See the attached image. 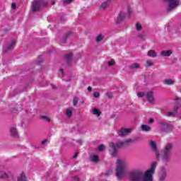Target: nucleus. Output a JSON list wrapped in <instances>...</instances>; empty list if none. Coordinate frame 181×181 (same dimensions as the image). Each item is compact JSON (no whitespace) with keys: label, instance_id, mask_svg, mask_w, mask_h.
Here are the masks:
<instances>
[{"label":"nucleus","instance_id":"nucleus-15","mask_svg":"<svg viewBox=\"0 0 181 181\" xmlns=\"http://www.w3.org/2000/svg\"><path fill=\"white\" fill-rule=\"evenodd\" d=\"M163 84H165V86H174L175 80L172 78H165L163 81Z\"/></svg>","mask_w":181,"mask_h":181},{"label":"nucleus","instance_id":"nucleus-9","mask_svg":"<svg viewBox=\"0 0 181 181\" xmlns=\"http://www.w3.org/2000/svg\"><path fill=\"white\" fill-rule=\"evenodd\" d=\"M146 98L147 101L151 104H153V103H155V93H153V92L152 91L146 92Z\"/></svg>","mask_w":181,"mask_h":181},{"label":"nucleus","instance_id":"nucleus-21","mask_svg":"<svg viewBox=\"0 0 181 181\" xmlns=\"http://www.w3.org/2000/svg\"><path fill=\"white\" fill-rule=\"evenodd\" d=\"M110 3L111 0H107L101 4V6H100V9H105V8H107L108 5H110Z\"/></svg>","mask_w":181,"mask_h":181},{"label":"nucleus","instance_id":"nucleus-23","mask_svg":"<svg viewBox=\"0 0 181 181\" xmlns=\"http://www.w3.org/2000/svg\"><path fill=\"white\" fill-rule=\"evenodd\" d=\"M65 115L67 117V118H71V117L73 116V110L66 109Z\"/></svg>","mask_w":181,"mask_h":181},{"label":"nucleus","instance_id":"nucleus-43","mask_svg":"<svg viewBox=\"0 0 181 181\" xmlns=\"http://www.w3.org/2000/svg\"><path fill=\"white\" fill-rule=\"evenodd\" d=\"M155 120H153V119H149L148 120V123L149 124H152L153 122H154Z\"/></svg>","mask_w":181,"mask_h":181},{"label":"nucleus","instance_id":"nucleus-7","mask_svg":"<svg viewBox=\"0 0 181 181\" xmlns=\"http://www.w3.org/2000/svg\"><path fill=\"white\" fill-rule=\"evenodd\" d=\"M149 146H151L152 151L154 152L156 160H160V152L158 149L156 142L151 140L149 141Z\"/></svg>","mask_w":181,"mask_h":181},{"label":"nucleus","instance_id":"nucleus-6","mask_svg":"<svg viewBox=\"0 0 181 181\" xmlns=\"http://www.w3.org/2000/svg\"><path fill=\"white\" fill-rule=\"evenodd\" d=\"M172 128H173V126L170 124V123L167 122H159V129L161 132H170L172 131Z\"/></svg>","mask_w":181,"mask_h":181},{"label":"nucleus","instance_id":"nucleus-5","mask_svg":"<svg viewBox=\"0 0 181 181\" xmlns=\"http://www.w3.org/2000/svg\"><path fill=\"white\" fill-rule=\"evenodd\" d=\"M42 6H46V2L43 1L42 0H34L31 9L33 12H37V11L40 10Z\"/></svg>","mask_w":181,"mask_h":181},{"label":"nucleus","instance_id":"nucleus-37","mask_svg":"<svg viewBox=\"0 0 181 181\" xmlns=\"http://www.w3.org/2000/svg\"><path fill=\"white\" fill-rule=\"evenodd\" d=\"M93 97H95V98H98V97H100V93L98 92H95L93 93Z\"/></svg>","mask_w":181,"mask_h":181},{"label":"nucleus","instance_id":"nucleus-34","mask_svg":"<svg viewBox=\"0 0 181 181\" xmlns=\"http://www.w3.org/2000/svg\"><path fill=\"white\" fill-rule=\"evenodd\" d=\"M105 148V146H104V145H103V144H101L98 146L99 152H103V151H104Z\"/></svg>","mask_w":181,"mask_h":181},{"label":"nucleus","instance_id":"nucleus-25","mask_svg":"<svg viewBox=\"0 0 181 181\" xmlns=\"http://www.w3.org/2000/svg\"><path fill=\"white\" fill-rule=\"evenodd\" d=\"M90 159H91L92 162L97 163V162H98V156L93 155L90 157Z\"/></svg>","mask_w":181,"mask_h":181},{"label":"nucleus","instance_id":"nucleus-10","mask_svg":"<svg viewBox=\"0 0 181 181\" xmlns=\"http://www.w3.org/2000/svg\"><path fill=\"white\" fill-rule=\"evenodd\" d=\"M16 42L15 40H12L10 43H8L4 48V53H8V52H11V50H13V47Z\"/></svg>","mask_w":181,"mask_h":181},{"label":"nucleus","instance_id":"nucleus-2","mask_svg":"<svg viewBox=\"0 0 181 181\" xmlns=\"http://www.w3.org/2000/svg\"><path fill=\"white\" fill-rule=\"evenodd\" d=\"M128 163L122 159H118L116 161L115 175L118 180H121L125 177V169H127Z\"/></svg>","mask_w":181,"mask_h":181},{"label":"nucleus","instance_id":"nucleus-50","mask_svg":"<svg viewBox=\"0 0 181 181\" xmlns=\"http://www.w3.org/2000/svg\"><path fill=\"white\" fill-rule=\"evenodd\" d=\"M78 142L79 145H81V140H78Z\"/></svg>","mask_w":181,"mask_h":181},{"label":"nucleus","instance_id":"nucleus-49","mask_svg":"<svg viewBox=\"0 0 181 181\" xmlns=\"http://www.w3.org/2000/svg\"><path fill=\"white\" fill-rule=\"evenodd\" d=\"M59 73H61V74H63V69H60Z\"/></svg>","mask_w":181,"mask_h":181},{"label":"nucleus","instance_id":"nucleus-30","mask_svg":"<svg viewBox=\"0 0 181 181\" xmlns=\"http://www.w3.org/2000/svg\"><path fill=\"white\" fill-rule=\"evenodd\" d=\"M124 18H125V13L124 12H121L119 14V16H118V21H122V19H124Z\"/></svg>","mask_w":181,"mask_h":181},{"label":"nucleus","instance_id":"nucleus-11","mask_svg":"<svg viewBox=\"0 0 181 181\" xmlns=\"http://www.w3.org/2000/svg\"><path fill=\"white\" fill-rule=\"evenodd\" d=\"M168 11H173L177 6V0H168Z\"/></svg>","mask_w":181,"mask_h":181},{"label":"nucleus","instance_id":"nucleus-12","mask_svg":"<svg viewBox=\"0 0 181 181\" xmlns=\"http://www.w3.org/2000/svg\"><path fill=\"white\" fill-rule=\"evenodd\" d=\"M173 53V52L170 49H169V50H162L160 52V56L161 57H170V56H172Z\"/></svg>","mask_w":181,"mask_h":181},{"label":"nucleus","instance_id":"nucleus-45","mask_svg":"<svg viewBox=\"0 0 181 181\" xmlns=\"http://www.w3.org/2000/svg\"><path fill=\"white\" fill-rule=\"evenodd\" d=\"M88 91H90V92L93 91V88H91V86H88Z\"/></svg>","mask_w":181,"mask_h":181},{"label":"nucleus","instance_id":"nucleus-20","mask_svg":"<svg viewBox=\"0 0 181 181\" xmlns=\"http://www.w3.org/2000/svg\"><path fill=\"white\" fill-rule=\"evenodd\" d=\"M17 181H28L25 173H22L21 174H20L17 178Z\"/></svg>","mask_w":181,"mask_h":181},{"label":"nucleus","instance_id":"nucleus-28","mask_svg":"<svg viewBox=\"0 0 181 181\" xmlns=\"http://www.w3.org/2000/svg\"><path fill=\"white\" fill-rule=\"evenodd\" d=\"M41 119L45 121V122H50V118L46 115L41 116Z\"/></svg>","mask_w":181,"mask_h":181},{"label":"nucleus","instance_id":"nucleus-33","mask_svg":"<svg viewBox=\"0 0 181 181\" xmlns=\"http://www.w3.org/2000/svg\"><path fill=\"white\" fill-rule=\"evenodd\" d=\"M136 36L139 39H145V35L144 33H138Z\"/></svg>","mask_w":181,"mask_h":181},{"label":"nucleus","instance_id":"nucleus-32","mask_svg":"<svg viewBox=\"0 0 181 181\" xmlns=\"http://www.w3.org/2000/svg\"><path fill=\"white\" fill-rule=\"evenodd\" d=\"M107 64L110 66H115V61L114 59H112V60L107 62Z\"/></svg>","mask_w":181,"mask_h":181},{"label":"nucleus","instance_id":"nucleus-38","mask_svg":"<svg viewBox=\"0 0 181 181\" xmlns=\"http://www.w3.org/2000/svg\"><path fill=\"white\" fill-rule=\"evenodd\" d=\"M107 97H108V98H112V93L111 92H107L106 94Z\"/></svg>","mask_w":181,"mask_h":181},{"label":"nucleus","instance_id":"nucleus-40","mask_svg":"<svg viewBox=\"0 0 181 181\" xmlns=\"http://www.w3.org/2000/svg\"><path fill=\"white\" fill-rule=\"evenodd\" d=\"M71 57H73V55L71 54H69L66 55V59H68V60H70Z\"/></svg>","mask_w":181,"mask_h":181},{"label":"nucleus","instance_id":"nucleus-13","mask_svg":"<svg viewBox=\"0 0 181 181\" xmlns=\"http://www.w3.org/2000/svg\"><path fill=\"white\" fill-rule=\"evenodd\" d=\"M132 132V129H122L119 135L120 136H127V135H129Z\"/></svg>","mask_w":181,"mask_h":181},{"label":"nucleus","instance_id":"nucleus-46","mask_svg":"<svg viewBox=\"0 0 181 181\" xmlns=\"http://www.w3.org/2000/svg\"><path fill=\"white\" fill-rule=\"evenodd\" d=\"M72 181H80V180L78 179V177H75Z\"/></svg>","mask_w":181,"mask_h":181},{"label":"nucleus","instance_id":"nucleus-22","mask_svg":"<svg viewBox=\"0 0 181 181\" xmlns=\"http://www.w3.org/2000/svg\"><path fill=\"white\" fill-rule=\"evenodd\" d=\"M139 67H141V64L136 62L132 64L130 66V69L132 70H138Z\"/></svg>","mask_w":181,"mask_h":181},{"label":"nucleus","instance_id":"nucleus-44","mask_svg":"<svg viewBox=\"0 0 181 181\" xmlns=\"http://www.w3.org/2000/svg\"><path fill=\"white\" fill-rule=\"evenodd\" d=\"M48 141H49V140H47V139L43 140V141H42V145H45V144H46Z\"/></svg>","mask_w":181,"mask_h":181},{"label":"nucleus","instance_id":"nucleus-31","mask_svg":"<svg viewBox=\"0 0 181 181\" xmlns=\"http://www.w3.org/2000/svg\"><path fill=\"white\" fill-rule=\"evenodd\" d=\"M8 177V174L6 173H0V178L1 179H6Z\"/></svg>","mask_w":181,"mask_h":181},{"label":"nucleus","instance_id":"nucleus-17","mask_svg":"<svg viewBox=\"0 0 181 181\" xmlns=\"http://www.w3.org/2000/svg\"><path fill=\"white\" fill-rule=\"evenodd\" d=\"M147 56H148V57H151L152 59H155V57H158V54L155 50H149Z\"/></svg>","mask_w":181,"mask_h":181},{"label":"nucleus","instance_id":"nucleus-8","mask_svg":"<svg viewBox=\"0 0 181 181\" xmlns=\"http://www.w3.org/2000/svg\"><path fill=\"white\" fill-rule=\"evenodd\" d=\"M166 177H168V170L165 167H161L158 172V180L165 181Z\"/></svg>","mask_w":181,"mask_h":181},{"label":"nucleus","instance_id":"nucleus-19","mask_svg":"<svg viewBox=\"0 0 181 181\" xmlns=\"http://www.w3.org/2000/svg\"><path fill=\"white\" fill-rule=\"evenodd\" d=\"M134 29L137 32H141V30L143 29L142 24L139 22L136 23L134 25Z\"/></svg>","mask_w":181,"mask_h":181},{"label":"nucleus","instance_id":"nucleus-26","mask_svg":"<svg viewBox=\"0 0 181 181\" xmlns=\"http://www.w3.org/2000/svg\"><path fill=\"white\" fill-rule=\"evenodd\" d=\"M103 39H104V35L100 34L96 37L95 40L98 43V42H101L103 40Z\"/></svg>","mask_w":181,"mask_h":181},{"label":"nucleus","instance_id":"nucleus-41","mask_svg":"<svg viewBox=\"0 0 181 181\" xmlns=\"http://www.w3.org/2000/svg\"><path fill=\"white\" fill-rule=\"evenodd\" d=\"M11 8L12 9H16V4L15 3H12Z\"/></svg>","mask_w":181,"mask_h":181},{"label":"nucleus","instance_id":"nucleus-36","mask_svg":"<svg viewBox=\"0 0 181 181\" xmlns=\"http://www.w3.org/2000/svg\"><path fill=\"white\" fill-rule=\"evenodd\" d=\"M112 174V170H108L105 173V176H111Z\"/></svg>","mask_w":181,"mask_h":181},{"label":"nucleus","instance_id":"nucleus-18","mask_svg":"<svg viewBox=\"0 0 181 181\" xmlns=\"http://www.w3.org/2000/svg\"><path fill=\"white\" fill-rule=\"evenodd\" d=\"M177 108L178 107L175 106L173 112H166L167 117H173L176 115V114H177Z\"/></svg>","mask_w":181,"mask_h":181},{"label":"nucleus","instance_id":"nucleus-1","mask_svg":"<svg viewBox=\"0 0 181 181\" xmlns=\"http://www.w3.org/2000/svg\"><path fill=\"white\" fill-rule=\"evenodd\" d=\"M158 163L153 162L151 168L144 173L142 170H134L131 171L128 177L130 181H153V175L156 170Z\"/></svg>","mask_w":181,"mask_h":181},{"label":"nucleus","instance_id":"nucleus-42","mask_svg":"<svg viewBox=\"0 0 181 181\" xmlns=\"http://www.w3.org/2000/svg\"><path fill=\"white\" fill-rule=\"evenodd\" d=\"M128 13H129V16H131V13H132V9L130 8H128Z\"/></svg>","mask_w":181,"mask_h":181},{"label":"nucleus","instance_id":"nucleus-39","mask_svg":"<svg viewBox=\"0 0 181 181\" xmlns=\"http://www.w3.org/2000/svg\"><path fill=\"white\" fill-rule=\"evenodd\" d=\"M74 0H63L64 4H71V2Z\"/></svg>","mask_w":181,"mask_h":181},{"label":"nucleus","instance_id":"nucleus-14","mask_svg":"<svg viewBox=\"0 0 181 181\" xmlns=\"http://www.w3.org/2000/svg\"><path fill=\"white\" fill-rule=\"evenodd\" d=\"M9 131L11 136H13V138H18L19 136L18 134V131L16 130V127H10Z\"/></svg>","mask_w":181,"mask_h":181},{"label":"nucleus","instance_id":"nucleus-48","mask_svg":"<svg viewBox=\"0 0 181 181\" xmlns=\"http://www.w3.org/2000/svg\"><path fill=\"white\" fill-rule=\"evenodd\" d=\"M71 33H68L66 35H65V37L66 38L67 36H69Z\"/></svg>","mask_w":181,"mask_h":181},{"label":"nucleus","instance_id":"nucleus-4","mask_svg":"<svg viewBox=\"0 0 181 181\" xmlns=\"http://www.w3.org/2000/svg\"><path fill=\"white\" fill-rule=\"evenodd\" d=\"M129 142H131V140L119 141L117 144L110 143V155H112V156H117V150L119 149L120 148H124V146H127Z\"/></svg>","mask_w":181,"mask_h":181},{"label":"nucleus","instance_id":"nucleus-24","mask_svg":"<svg viewBox=\"0 0 181 181\" xmlns=\"http://www.w3.org/2000/svg\"><path fill=\"white\" fill-rule=\"evenodd\" d=\"M141 129L142 131H145L146 132H149V131H151V127L148 125H142Z\"/></svg>","mask_w":181,"mask_h":181},{"label":"nucleus","instance_id":"nucleus-47","mask_svg":"<svg viewBox=\"0 0 181 181\" xmlns=\"http://www.w3.org/2000/svg\"><path fill=\"white\" fill-rule=\"evenodd\" d=\"M77 155H78V153H76L74 156H73V158H77Z\"/></svg>","mask_w":181,"mask_h":181},{"label":"nucleus","instance_id":"nucleus-35","mask_svg":"<svg viewBox=\"0 0 181 181\" xmlns=\"http://www.w3.org/2000/svg\"><path fill=\"white\" fill-rule=\"evenodd\" d=\"M78 103V98H74L73 100V104L74 106L77 105Z\"/></svg>","mask_w":181,"mask_h":181},{"label":"nucleus","instance_id":"nucleus-3","mask_svg":"<svg viewBox=\"0 0 181 181\" xmlns=\"http://www.w3.org/2000/svg\"><path fill=\"white\" fill-rule=\"evenodd\" d=\"M173 148V144L172 143H168L164 146L162 155L160 158L163 163H168V162H170V158L172 156V153H170V151H172Z\"/></svg>","mask_w":181,"mask_h":181},{"label":"nucleus","instance_id":"nucleus-16","mask_svg":"<svg viewBox=\"0 0 181 181\" xmlns=\"http://www.w3.org/2000/svg\"><path fill=\"white\" fill-rule=\"evenodd\" d=\"M91 113L93 114V115H95V117H97V118H98V117L101 115V110L96 107H93L91 109Z\"/></svg>","mask_w":181,"mask_h":181},{"label":"nucleus","instance_id":"nucleus-27","mask_svg":"<svg viewBox=\"0 0 181 181\" xmlns=\"http://www.w3.org/2000/svg\"><path fill=\"white\" fill-rule=\"evenodd\" d=\"M153 66V62L152 61H146L144 64L145 67H152Z\"/></svg>","mask_w":181,"mask_h":181},{"label":"nucleus","instance_id":"nucleus-29","mask_svg":"<svg viewBox=\"0 0 181 181\" xmlns=\"http://www.w3.org/2000/svg\"><path fill=\"white\" fill-rule=\"evenodd\" d=\"M137 97H139V98H142L143 97H146V93L139 92L137 93Z\"/></svg>","mask_w":181,"mask_h":181}]
</instances>
